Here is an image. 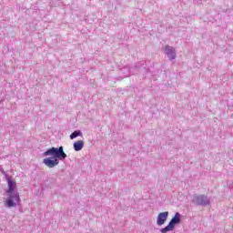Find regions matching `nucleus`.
Segmentation results:
<instances>
[{
	"label": "nucleus",
	"mask_w": 233,
	"mask_h": 233,
	"mask_svg": "<svg viewBox=\"0 0 233 233\" xmlns=\"http://www.w3.org/2000/svg\"><path fill=\"white\" fill-rule=\"evenodd\" d=\"M44 156L55 157L54 159L50 157L44 158L43 163L46 165V167H48V168H54V167H57V165H59V160L63 161L66 159V153H65L62 146L59 147H51L47 149L46 152H44Z\"/></svg>",
	"instance_id": "nucleus-1"
},
{
	"label": "nucleus",
	"mask_w": 233,
	"mask_h": 233,
	"mask_svg": "<svg viewBox=\"0 0 233 233\" xmlns=\"http://www.w3.org/2000/svg\"><path fill=\"white\" fill-rule=\"evenodd\" d=\"M7 198L4 201L5 207L7 208H12L17 207L21 203V198L19 193H6Z\"/></svg>",
	"instance_id": "nucleus-2"
},
{
	"label": "nucleus",
	"mask_w": 233,
	"mask_h": 233,
	"mask_svg": "<svg viewBox=\"0 0 233 233\" xmlns=\"http://www.w3.org/2000/svg\"><path fill=\"white\" fill-rule=\"evenodd\" d=\"M179 223H181V214L179 212H177L169 221L168 225L166 228L160 229V232H171L172 230H174V228H176V225H179Z\"/></svg>",
	"instance_id": "nucleus-3"
},
{
	"label": "nucleus",
	"mask_w": 233,
	"mask_h": 233,
	"mask_svg": "<svg viewBox=\"0 0 233 233\" xmlns=\"http://www.w3.org/2000/svg\"><path fill=\"white\" fill-rule=\"evenodd\" d=\"M192 203L200 207H208L210 205V198L205 195H194Z\"/></svg>",
	"instance_id": "nucleus-4"
},
{
	"label": "nucleus",
	"mask_w": 233,
	"mask_h": 233,
	"mask_svg": "<svg viewBox=\"0 0 233 233\" xmlns=\"http://www.w3.org/2000/svg\"><path fill=\"white\" fill-rule=\"evenodd\" d=\"M164 52L170 61H174V59H176L177 57L176 48L170 46H166L164 47Z\"/></svg>",
	"instance_id": "nucleus-5"
},
{
	"label": "nucleus",
	"mask_w": 233,
	"mask_h": 233,
	"mask_svg": "<svg viewBox=\"0 0 233 233\" xmlns=\"http://www.w3.org/2000/svg\"><path fill=\"white\" fill-rule=\"evenodd\" d=\"M6 181H7V185H8L6 194H19V192L15 191V188L17 187L15 184V180H14L10 177H7Z\"/></svg>",
	"instance_id": "nucleus-6"
},
{
	"label": "nucleus",
	"mask_w": 233,
	"mask_h": 233,
	"mask_svg": "<svg viewBox=\"0 0 233 233\" xmlns=\"http://www.w3.org/2000/svg\"><path fill=\"white\" fill-rule=\"evenodd\" d=\"M169 213L168 211L160 212L157 217V225L158 227H162L164 223H167V219H168Z\"/></svg>",
	"instance_id": "nucleus-7"
},
{
	"label": "nucleus",
	"mask_w": 233,
	"mask_h": 233,
	"mask_svg": "<svg viewBox=\"0 0 233 233\" xmlns=\"http://www.w3.org/2000/svg\"><path fill=\"white\" fill-rule=\"evenodd\" d=\"M121 73L124 74V77H128V76H134V74H137V66L124 67L121 69Z\"/></svg>",
	"instance_id": "nucleus-8"
},
{
	"label": "nucleus",
	"mask_w": 233,
	"mask_h": 233,
	"mask_svg": "<svg viewBox=\"0 0 233 233\" xmlns=\"http://www.w3.org/2000/svg\"><path fill=\"white\" fill-rule=\"evenodd\" d=\"M84 147H85V142L83 140H77L73 144V148L76 152H81Z\"/></svg>",
	"instance_id": "nucleus-9"
},
{
	"label": "nucleus",
	"mask_w": 233,
	"mask_h": 233,
	"mask_svg": "<svg viewBox=\"0 0 233 233\" xmlns=\"http://www.w3.org/2000/svg\"><path fill=\"white\" fill-rule=\"evenodd\" d=\"M79 136H83V133L79 130H76L70 135V139H76V137H79Z\"/></svg>",
	"instance_id": "nucleus-10"
},
{
	"label": "nucleus",
	"mask_w": 233,
	"mask_h": 233,
	"mask_svg": "<svg viewBox=\"0 0 233 233\" xmlns=\"http://www.w3.org/2000/svg\"><path fill=\"white\" fill-rule=\"evenodd\" d=\"M0 172H3V168L0 167Z\"/></svg>",
	"instance_id": "nucleus-11"
}]
</instances>
